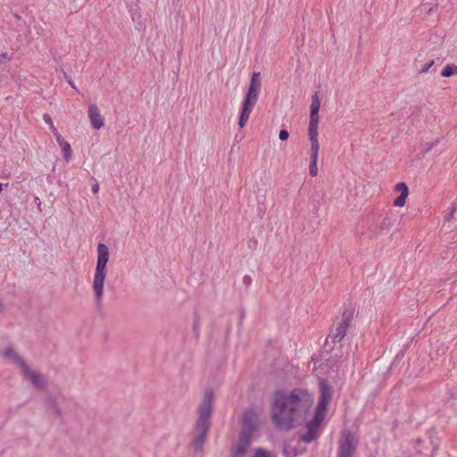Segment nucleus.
<instances>
[{
	"instance_id": "obj_1",
	"label": "nucleus",
	"mask_w": 457,
	"mask_h": 457,
	"mask_svg": "<svg viewBox=\"0 0 457 457\" xmlns=\"http://www.w3.org/2000/svg\"><path fill=\"white\" fill-rule=\"evenodd\" d=\"M312 397L303 390L277 392L273 398L272 420L278 428L288 430L301 425L312 406Z\"/></svg>"
},
{
	"instance_id": "obj_2",
	"label": "nucleus",
	"mask_w": 457,
	"mask_h": 457,
	"mask_svg": "<svg viewBox=\"0 0 457 457\" xmlns=\"http://www.w3.org/2000/svg\"><path fill=\"white\" fill-rule=\"evenodd\" d=\"M213 393L206 390L198 406V419L195 424V436L192 443L195 451H200L206 439L210 428V418L212 410Z\"/></svg>"
},
{
	"instance_id": "obj_3",
	"label": "nucleus",
	"mask_w": 457,
	"mask_h": 457,
	"mask_svg": "<svg viewBox=\"0 0 457 457\" xmlns=\"http://www.w3.org/2000/svg\"><path fill=\"white\" fill-rule=\"evenodd\" d=\"M109 260V249L104 244L97 245V261L93 278V293L95 304L97 307L102 305L104 297V284L106 278V264Z\"/></svg>"
},
{
	"instance_id": "obj_4",
	"label": "nucleus",
	"mask_w": 457,
	"mask_h": 457,
	"mask_svg": "<svg viewBox=\"0 0 457 457\" xmlns=\"http://www.w3.org/2000/svg\"><path fill=\"white\" fill-rule=\"evenodd\" d=\"M353 319V310L344 307L341 315L337 317L333 326L330 328L324 346L328 350H332L337 344H341L347 335V330Z\"/></svg>"
},
{
	"instance_id": "obj_5",
	"label": "nucleus",
	"mask_w": 457,
	"mask_h": 457,
	"mask_svg": "<svg viewBox=\"0 0 457 457\" xmlns=\"http://www.w3.org/2000/svg\"><path fill=\"white\" fill-rule=\"evenodd\" d=\"M262 83L260 72H253L250 80V85L244 98L239 115L238 125L243 128L249 119L253 106L256 104L259 94L261 92Z\"/></svg>"
},
{
	"instance_id": "obj_6",
	"label": "nucleus",
	"mask_w": 457,
	"mask_h": 457,
	"mask_svg": "<svg viewBox=\"0 0 457 457\" xmlns=\"http://www.w3.org/2000/svg\"><path fill=\"white\" fill-rule=\"evenodd\" d=\"M357 444L358 442L352 432H345L339 441L337 457H353Z\"/></svg>"
},
{
	"instance_id": "obj_7",
	"label": "nucleus",
	"mask_w": 457,
	"mask_h": 457,
	"mask_svg": "<svg viewBox=\"0 0 457 457\" xmlns=\"http://www.w3.org/2000/svg\"><path fill=\"white\" fill-rule=\"evenodd\" d=\"M320 107V102L318 95L315 94L312 97L311 112H310V122L308 129L309 137H318V126L320 121L319 111Z\"/></svg>"
},
{
	"instance_id": "obj_8",
	"label": "nucleus",
	"mask_w": 457,
	"mask_h": 457,
	"mask_svg": "<svg viewBox=\"0 0 457 457\" xmlns=\"http://www.w3.org/2000/svg\"><path fill=\"white\" fill-rule=\"evenodd\" d=\"M323 420L316 416L306 424V432L300 436V440L304 443H311L315 440L320 433V423Z\"/></svg>"
},
{
	"instance_id": "obj_9",
	"label": "nucleus",
	"mask_w": 457,
	"mask_h": 457,
	"mask_svg": "<svg viewBox=\"0 0 457 457\" xmlns=\"http://www.w3.org/2000/svg\"><path fill=\"white\" fill-rule=\"evenodd\" d=\"M331 399V393L326 384L320 383V396L318 405L315 410V415L318 418L324 420L327 406Z\"/></svg>"
},
{
	"instance_id": "obj_10",
	"label": "nucleus",
	"mask_w": 457,
	"mask_h": 457,
	"mask_svg": "<svg viewBox=\"0 0 457 457\" xmlns=\"http://www.w3.org/2000/svg\"><path fill=\"white\" fill-rule=\"evenodd\" d=\"M310 142H311V152H310V175L312 177H315L318 174V155L320 151V144L318 137H309Z\"/></svg>"
},
{
	"instance_id": "obj_11",
	"label": "nucleus",
	"mask_w": 457,
	"mask_h": 457,
	"mask_svg": "<svg viewBox=\"0 0 457 457\" xmlns=\"http://www.w3.org/2000/svg\"><path fill=\"white\" fill-rule=\"evenodd\" d=\"M259 426V416L252 409L245 411L242 420V428L255 432Z\"/></svg>"
},
{
	"instance_id": "obj_12",
	"label": "nucleus",
	"mask_w": 457,
	"mask_h": 457,
	"mask_svg": "<svg viewBox=\"0 0 457 457\" xmlns=\"http://www.w3.org/2000/svg\"><path fill=\"white\" fill-rule=\"evenodd\" d=\"M22 375L27 378L31 384L38 389H43L46 386V382L43 377L36 370H30L28 365L21 370Z\"/></svg>"
},
{
	"instance_id": "obj_13",
	"label": "nucleus",
	"mask_w": 457,
	"mask_h": 457,
	"mask_svg": "<svg viewBox=\"0 0 457 457\" xmlns=\"http://www.w3.org/2000/svg\"><path fill=\"white\" fill-rule=\"evenodd\" d=\"M88 118L92 127L95 129H100L104 126V120L100 111L96 104H90L88 107Z\"/></svg>"
},
{
	"instance_id": "obj_14",
	"label": "nucleus",
	"mask_w": 457,
	"mask_h": 457,
	"mask_svg": "<svg viewBox=\"0 0 457 457\" xmlns=\"http://www.w3.org/2000/svg\"><path fill=\"white\" fill-rule=\"evenodd\" d=\"M395 190L400 191L401 194L397 198L395 199L394 204L399 207L403 206L409 194L408 187L405 183L400 182L395 185Z\"/></svg>"
},
{
	"instance_id": "obj_15",
	"label": "nucleus",
	"mask_w": 457,
	"mask_h": 457,
	"mask_svg": "<svg viewBox=\"0 0 457 457\" xmlns=\"http://www.w3.org/2000/svg\"><path fill=\"white\" fill-rule=\"evenodd\" d=\"M3 356L10 359L13 364L17 365L21 370L25 368V361L12 348H7L3 352Z\"/></svg>"
},
{
	"instance_id": "obj_16",
	"label": "nucleus",
	"mask_w": 457,
	"mask_h": 457,
	"mask_svg": "<svg viewBox=\"0 0 457 457\" xmlns=\"http://www.w3.org/2000/svg\"><path fill=\"white\" fill-rule=\"evenodd\" d=\"M396 215L394 213H388L386 216L382 220L379 229L377 231L378 234H386L390 228H392L395 221H396Z\"/></svg>"
},
{
	"instance_id": "obj_17",
	"label": "nucleus",
	"mask_w": 457,
	"mask_h": 457,
	"mask_svg": "<svg viewBox=\"0 0 457 457\" xmlns=\"http://www.w3.org/2000/svg\"><path fill=\"white\" fill-rule=\"evenodd\" d=\"M254 432L243 429L239 436L238 443L250 446Z\"/></svg>"
},
{
	"instance_id": "obj_18",
	"label": "nucleus",
	"mask_w": 457,
	"mask_h": 457,
	"mask_svg": "<svg viewBox=\"0 0 457 457\" xmlns=\"http://www.w3.org/2000/svg\"><path fill=\"white\" fill-rule=\"evenodd\" d=\"M283 453L286 457H296L300 454V452L290 444H287L283 448Z\"/></svg>"
},
{
	"instance_id": "obj_19",
	"label": "nucleus",
	"mask_w": 457,
	"mask_h": 457,
	"mask_svg": "<svg viewBox=\"0 0 457 457\" xmlns=\"http://www.w3.org/2000/svg\"><path fill=\"white\" fill-rule=\"evenodd\" d=\"M454 74H457V66L454 64L446 65L441 72V76L444 78H449Z\"/></svg>"
},
{
	"instance_id": "obj_20",
	"label": "nucleus",
	"mask_w": 457,
	"mask_h": 457,
	"mask_svg": "<svg viewBox=\"0 0 457 457\" xmlns=\"http://www.w3.org/2000/svg\"><path fill=\"white\" fill-rule=\"evenodd\" d=\"M249 446L238 443L236 449L233 451L232 457H244Z\"/></svg>"
},
{
	"instance_id": "obj_21",
	"label": "nucleus",
	"mask_w": 457,
	"mask_h": 457,
	"mask_svg": "<svg viewBox=\"0 0 457 457\" xmlns=\"http://www.w3.org/2000/svg\"><path fill=\"white\" fill-rule=\"evenodd\" d=\"M192 329L194 337L197 340L200 337V318L197 314L195 315Z\"/></svg>"
},
{
	"instance_id": "obj_22",
	"label": "nucleus",
	"mask_w": 457,
	"mask_h": 457,
	"mask_svg": "<svg viewBox=\"0 0 457 457\" xmlns=\"http://www.w3.org/2000/svg\"><path fill=\"white\" fill-rule=\"evenodd\" d=\"M61 147H62L63 154H64V159L66 161H69V159L71 158V148L70 144L68 142L61 143Z\"/></svg>"
},
{
	"instance_id": "obj_23",
	"label": "nucleus",
	"mask_w": 457,
	"mask_h": 457,
	"mask_svg": "<svg viewBox=\"0 0 457 457\" xmlns=\"http://www.w3.org/2000/svg\"><path fill=\"white\" fill-rule=\"evenodd\" d=\"M439 140H436L434 142H431V143H426L424 145V149L422 150V154H425L426 153H428L430 149H432L436 144H438Z\"/></svg>"
},
{
	"instance_id": "obj_24",
	"label": "nucleus",
	"mask_w": 457,
	"mask_h": 457,
	"mask_svg": "<svg viewBox=\"0 0 457 457\" xmlns=\"http://www.w3.org/2000/svg\"><path fill=\"white\" fill-rule=\"evenodd\" d=\"M43 120H44V121H45L46 123H47V124H49V125H50V128H51L52 131H54H54H55V128H54V124H53V121H52V119H51L50 115H49V114H47V113H45V114L43 115Z\"/></svg>"
},
{
	"instance_id": "obj_25",
	"label": "nucleus",
	"mask_w": 457,
	"mask_h": 457,
	"mask_svg": "<svg viewBox=\"0 0 457 457\" xmlns=\"http://www.w3.org/2000/svg\"><path fill=\"white\" fill-rule=\"evenodd\" d=\"M456 211H457L456 205L453 204L451 212L445 218V222L450 221L453 218V215L456 212Z\"/></svg>"
},
{
	"instance_id": "obj_26",
	"label": "nucleus",
	"mask_w": 457,
	"mask_h": 457,
	"mask_svg": "<svg viewBox=\"0 0 457 457\" xmlns=\"http://www.w3.org/2000/svg\"><path fill=\"white\" fill-rule=\"evenodd\" d=\"M434 65V60L425 63L422 68L420 70V73H426L428 70Z\"/></svg>"
},
{
	"instance_id": "obj_27",
	"label": "nucleus",
	"mask_w": 457,
	"mask_h": 457,
	"mask_svg": "<svg viewBox=\"0 0 457 457\" xmlns=\"http://www.w3.org/2000/svg\"><path fill=\"white\" fill-rule=\"evenodd\" d=\"M254 457H270V453L263 449H258L255 452Z\"/></svg>"
},
{
	"instance_id": "obj_28",
	"label": "nucleus",
	"mask_w": 457,
	"mask_h": 457,
	"mask_svg": "<svg viewBox=\"0 0 457 457\" xmlns=\"http://www.w3.org/2000/svg\"><path fill=\"white\" fill-rule=\"evenodd\" d=\"M9 61V56L7 53H2L0 54V69L2 68L3 64H5Z\"/></svg>"
},
{
	"instance_id": "obj_29",
	"label": "nucleus",
	"mask_w": 457,
	"mask_h": 457,
	"mask_svg": "<svg viewBox=\"0 0 457 457\" xmlns=\"http://www.w3.org/2000/svg\"><path fill=\"white\" fill-rule=\"evenodd\" d=\"M289 133L287 129H281L278 134V137L281 141H285L288 138Z\"/></svg>"
},
{
	"instance_id": "obj_30",
	"label": "nucleus",
	"mask_w": 457,
	"mask_h": 457,
	"mask_svg": "<svg viewBox=\"0 0 457 457\" xmlns=\"http://www.w3.org/2000/svg\"><path fill=\"white\" fill-rule=\"evenodd\" d=\"M52 405H53V408L55 411L56 415L60 416L61 415V411H60L59 407L55 404V403H53Z\"/></svg>"
},
{
	"instance_id": "obj_31",
	"label": "nucleus",
	"mask_w": 457,
	"mask_h": 457,
	"mask_svg": "<svg viewBox=\"0 0 457 457\" xmlns=\"http://www.w3.org/2000/svg\"><path fill=\"white\" fill-rule=\"evenodd\" d=\"M438 450V445H435L433 446V451H432V453H431V457H435L436 453V451Z\"/></svg>"
},
{
	"instance_id": "obj_32",
	"label": "nucleus",
	"mask_w": 457,
	"mask_h": 457,
	"mask_svg": "<svg viewBox=\"0 0 457 457\" xmlns=\"http://www.w3.org/2000/svg\"><path fill=\"white\" fill-rule=\"evenodd\" d=\"M56 141L58 142L59 145L61 146V143H65L66 141H64L62 137L60 135H58L56 137Z\"/></svg>"
},
{
	"instance_id": "obj_33",
	"label": "nucleus",
	"mask_w": 457,
	"mask_h": 457,
	"mask_svg": "<svg viewBox=\"0 0 457 457\" xmlns=\"http://www.w3.org/2000/svg\"><path fill=\"white\" fill-rule=\"evenodd\" d=\"M98 189H99V186H98V184H95V185L92 187V191H93V193H97V192H98Z\"/></svg>"
},
{
	"instance_id": "obj_34",
	"label": "nucleus",
	"mask_w": 457,
	"mask_h": 457,
	"mask_svg": "<svg viewBox=\"0 0 457 457\" xmlns=\"http://www.w3.org/2000/svg\"><path fill=\"white\" fill-rule=\"evenodd\" d=\"M244 280L246 282V281H250V278L248 276H245L244 277Z\"/></svg>"
},
{
	"instance_id": "obj_35",
	"label": "nucleus",
	"mask_w": 457,
	"mask_h": 457,
	"mask_svg": "<svg viewBox=\"0 0 457 457\" xmlns=\"http://www.w3.org/2000/svg\"><path fill=\"white\" fill-rule=\"evenodd\" d=\"M3 190V184L0 183V192Z\"/></svg>"
},
{
	"instance_id": "obj_36",
	"label": "nucleus",
	"mask_w": 457,
	"mask_h": 457,
	"mask_svg": "<svg viewBox=\"0 0 457 457\" xmlns=\"http://www.w3.org/2000/svg\"><path fill=\"white\" fill-rule=\"evenodd\" d=\"M2 309H3V306L0 304V312L2 311Z\"/></svg>"
}]
</instances>
